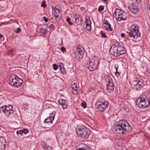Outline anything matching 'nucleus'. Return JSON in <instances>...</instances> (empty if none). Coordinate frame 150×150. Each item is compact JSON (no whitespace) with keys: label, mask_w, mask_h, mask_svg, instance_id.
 Listing matches in <instances>:
<instances>
[{"label":"nucleus","mask_w":150,"mask_h":150,"mask_svg":"<svg viewBox=\"0 0 150 150\" xmlns=\"http://www.w3.org/2000/svg\"><path fill=\"white\" fill-rule=\"evenodd\" d=\"M114 127L116 132L119 134H125L129 132L131 129L129 124L125 120H120L115 125Z\"/></svg>","instance_id":"1"},{"label":"nucleus","mask_w":150,"mask_h":150,"mask_svg":"<svg viewBox=\"0 0 150 150\" xmlns=\"http://www.w3.org/2000/svg\"><path fill=\"white\" fill-rule=\"evenodd\" d=\"M110 53L115 57H117L125 53V48L122 46L118 42L113 44L110 50Z\"/></svg>","instance_id":"2"},{"label":"nucleus","mask_w":150,"mask_h":150,"mask_svg":"<svg viewBox=\"0 0 150 150\" xmlns=\"http://www.w3.org/2000/svg\"><path fill=\"white\" fill-rule=\"evenodd\" d=\"M127 33L130 37H132L134 39L138 38L140 37L139 26L136 24L132 25Z\"/></svg>","instance_id":"3"},{"label":"nucleus","mask_w":150,"mask_h":150,"mask_svg":"<svg viewBox=\"0 0 150 150\" xmlns=\"http://www.w3.org/2000/svg\"><path fill=\"white\" fill-rule=\"evenodd\" d=\"M8 81L10 85L16 88L21 86L23 82L16 74L11 75L8 79Z\"/></svg>","instance_id":"4"},{"label":"nucleus","mask_w":150,"mask_h":150,"mask_svg":"<svg viewBox=\"0 0 150 150\" xmlns=\"http://www.w3.org/2000/svg\"><path fill=\"white\" fill-rule=\"evenodd\" d=\"M137 106L140 108H145L148 107L149 105L150 101L145 96L137 98L136 102Z\"/></svg>","instance_id":"5"},{"label":"nucleus","mask_w":150,"mask_h":150,"mask_svg":"<svg viewBox=\"0 0 150 150\" xmlns=\"http://www.w3.org/2000/svg\"><path fill=\"white\" fill-rule=\"evenodd\" d=\"M99 59L98 57H94L87 63L88 68L91 71L95 70L99 65Z\"/></svg>","instance_id":"6"},{"label":"nucleus","mask_w":150,"mask_h":150,"mask_svg":"<svg viewBox=\"0 0 150 150\" xmlns=\"http://www.w3.org/2000/svg\"><path fill=\"white\" fill-rule=\"evenodd\" d=\"M113 16L117 21H120L121 20L125 21L127 19V17L125 13L121 9L116 8L113 14Z\"/></svg>","instance_id":"7"},{"label":"nucleus","mask_w":150,"mask_h":150,"mask_svg":"<svg viewBox=\"0 0 150 150\" xmlns=\"http://www.w3.org/2000/svg\"><path fill=\"white\" fill-rule=\"evenodd\" d=\"M77 134L84 139H87L91 134V131L86 127L78 128L76 131Z\"/></svg>","instance_id":"8"},{"label":"nucleus","mask_w":150,"mask_h":150,"mask_svg":"<svg viewBox=\"0 0 150 150\" xmlns=\"http://www.w3.org/2000/svg\"><path fill=\"white\" fill-rule=\"evenodd\" d=\"M108 105V103L107 101H98L95 103V108L98 109L100 112H103L106 109Z\"/></svg>","instance_id":"9"},{"label":"nucleus","mask_w":150,"mask_h":150,"mask_svg":"<svg viewBox=\"0 0 150 150\" xmlns=\"http://www.w3.org/2000/svg\"><path fill=\"white\" fill-rule=\"evenodd\" d=\"M12 108L13 107L11 105H5L0 108V112L2 113H4L6 115L9 116L13 112Z\"/></svg>","instance_id":"10"},{"label":"nucleus","mask_w":150,"mask_h":150,"mask_svg":"<svg viewBox=\"0 0 150 150\" xmlns=\"http://www.w3.org/2000/svg\"><path fill=\"white\" fill-rule=\"evenodd\" d=\"M106 81L108 83L106 89L110 93L112 92L114 90V84L113 81L111 76H108L106 79Z\"/></svg>","instance_id":"11"},{"label":"nucleus","mask_w":150,"mask_h":150,"mask_svg":"<svg viewBox=\"0 0 150 150\" xmlns=\"http://www.w3.org/2000/svg\"><path fill=\"white\" fill-rule=\"evenodd\" d=\"M84 52V50L81 47V48H77L76 50L75 53V54L78 55L79 58H82L83 54Z\"/></svg>","instance_id":"12"},{"label":"nucleus","mask_w":150,"mask_h":150,"mask_svg":"<svg viewBox=\"0 0 150 150\" xmlns=\"http://www.w3.org/2000/svg\"><path fill=\"white\" fill-rule=\"evenodd\" d=\"M128 8L131 12L134 14H137L139 11V9L136 6L130 5L128 6Z\"/></svg>","instance_id":"13"},{"label":"nucleus","mask_w":150,"mask_h":150,"mask_svg":"<svg viewBox=\"0 0 150 150\" xmlns=\"http://www.w3.org/2000/svg\"><path fill=\"white\" fill-rule=\"evenodd\" d=\"M75 19V23L78 25L81 24L82 23V18L78 14H76L74 16Z\"/></svg>","instance_id":"14"},{"label":"nucleus","mask_w":150,"mask_h":150,"mask_svg":"<svg viewBox=\"0 0 150 150\" xmlns=\"http://www.w3.org/2000/svg\"><path fill=\"white\" fill-rule=\"evenodd\" d=\"M104 24L106 25L104 26V27L106 28V30L108 31H113V28L111 26V25L110 23L106 20L104 19L103 21Z\"/></svg>","instance_id":"15"},{"label":"nucleus","mask_w":150,"mask_h":150,"mask_svg":"<svg viewBox=\"0 0 150 150\" xmlns=\"http://www.w3.org/2000/svg\"><path fill=\"white\" fill-rule=\"evenodd\" d=\"M76 150H90L88 146L84 144H81L76 148Z\"/></svg>","instance_id":"16"},{"label":"nucleus","mask_w":150,"mask_h":150,"mask_svg":"<svg viewBox=\"0 0 150 150\" xmlns=\"http://www.w3.org/2000/svg\"><path fill=\"white\" fill-rule=\"evenodd\" d=\"M86 25V28L88 30H90L91 28V22L89 18V19L86 18L85 21Z\"/></svg>","instance_id":"17"},{"label":"nucleus","mask_w":150,"mask_h":150,"mask_svg":"<svg viewBox=\"0 0 150 150\" xmlns=\"http://www.w3.org/2000/svg\"><path fill=\"white\" fill-rule=\"evenodd\" d=\"M134 83L135 84L134 86V88L136 90H138L142 87V85L143 83V82L142 81L137 83Z\"/></svg>","instance_id":"18"},{"label":"nucleus","mask_w":150,"mask_h":150,"mask_svg":"<svg viewBox=\"0 0 150 150\" xmlns=\"http://www.w3.org/2000/svg\"><path fill=\"white\" fill-rule=\"evenodd\" d=\"M29 131L28 129H25L20 130L17 131L16 132V134H20L21 135H23V134H26L28 133Z\"/></svg>","instance_id":"19"},{"label":"nucleus","mask_w":150,"mask_h":150,"mask_svg":"<svg viewBox=\"0 0 150 150\" xmlns=\"http://www.w3.org/2000/svg\"><path fill=\"white\" fill-rule=\"evenodd\" d=\"M58 7L57 6H56L54 7V13H53V14H54L56 18H57L59 17L60 13V11L58 9Z\"/></svg>","instance_id":"20"},{"label":"nucleus","mask_w":150,"mask_h":150,"mask_svg":"<svg viewBox=\"0 0 150 150\" xmlns=\"http://www.w3.org/2000/svg\"><path fill=\"white\" fill-rule=\"evenodd\" d=\"M54 116H50L47 118H46L45 120V122L46 123H52V122L54 120Z\"/></svg>","instance_id":"21"},{"label":"nucleus","mask_w":150,"mask_h":150,"mask_svg":"<svg viewBox=\"0 0 150 150\" xmlns=\"http://www.w3.org/2000/svg\"><path fill=\"white\" fill-rule=\"evenodd\" d=\"M61 73L63 74H66V71L64 68L63 67V64H62V65H60L59 66Z\"/></svg>","instance_id":"22"},{"label":"nucleus","mask_w":150,"mask_h":150,"mask_svg":"<svg viewBox=\"0 0 150 150\" xmlns=\"http://www.w3.org/2000/svg\"><path fill=\"white\" fill-rule=\"evenodd\" d=\"M75 88L74 87H72V89L75 95H76L77 93V90L78 89V87L76 85L75 86Z\"/></svg>","instance_id":"23"},{"label":"nucleus","mask_w":150,"mask_h":150,"mask_svg":"<svg viewBox=\"0 0 150 150\" xmlns=\"http://www.w3.org/2000/svg\"><path fill=\"white\" fill-rule=\"evenodd\" d=\"M45 150H52V148L49 146L46 145L44 148Z\"/></svg>","instance_id":"24"},{"label":"nucleus","mask_w":150,"mask_h":150,"mask_svg":"<svg viewBox=\"0 0 150 150\" xmlns=\"http://www.w3.org/2000/svg\"><path fill=\"white\" fill-rule=\"evenodd\" d=\"M142 80L139 78H135L133 81V82L134 83H136L141 81Z\"/></svg>","instance_id":"25"},{"label":"nucleus","mask_w":150,"mask_h":150,"mask_svg":"<svg viewBox=\"0 0 150 150\" xmlns=\"http://www.w3.org/2000/svg\"><path fill=\"white\" fill-rule=\"evenodd\" d=\"M100 34L101 35V36L102 37H103L104 38H106L107 36L105 35V33H104L103 31H101Z\"/></svg>","instance_id":"26"},{"label":"nucleus","mask_w":150,"mask_h":150,"mask_svg":"<svg viewBox=\"0 0 150 150\" xmlns=\"http://www.w3.org/2000/svg\"><path fill=\"white\" fill-rule=\"evenodd\" d=\"M45 2L44 1H43L41 3V6L44 8H45L46 7V5L45 4Z\"/></svg>","instance_id":"27"},{"label":"nucleus","mask_w":150,"mask_h":150,"mask_svg":"<svg viewBox=\"0 0 150 150\" xmlns=\"http://www.w3.org/2000/svg\"><path fill=\"white\" fill-rule=\"evenodd\" d=\"M71 19L69 17H68L67 19V22L69 23V25H72V23L70 21Z\"/></svg>","instance_id":"28"},{"label":"nucleus","mask_w":150,"mask_h":150,"mask_svg":"<svg viewBox=\"0 0 150 150\" xmlns=\"http://www.w3.org/2000/svg\"><path fill=\"white\" fill-rule=\"evenodd\" d=\"M104 9V7L103 6H100L98 8V11L99 12L102 11Z\"/></svg>","instance_id":"29"},{"label":"nucleus","mask_w":150,"mask_h":150,"mask_svg":"<svg viewBox=\"0 0 150 150\" xmlns=\"http://www.w3.org/2000/svg\"><path fill=\"white\" fill-rule=\"evenodd\" d=\"M4 40V38L3 37L2 34H0V44H1V42Z\"/></svg>","instance_id":"30"},{"label":"nucleus","mask_w":150,"mask_h":150,"mask_svg":"<svg viewBox=\"0 0 150 150\" xmlns=\"http://www.w3.org/2000/svg\"><path fill=\"white\" fill-rule=\"evenodd\" d=\"M53 65L54 67L53 69L54 70H57L58 69V67L56 64H53Z\"/></svg>","instance_id":"31"},{"label":"nucleus","mask_w":150,"mask_h":150,"mask_svg":"<svg viewBox=\"0 0 150 150\" xmlns=\"http://www.w3.org/2000/svg\"><path fill=\"white\" fill-rule=\"evenodd\" d=\"M86 103L85 102H83L81 104V106L83 107L84 108H86Z\"/></svg>","instance_id":"32"},{"label":"nucleus","mask_w":150,"mask_h":150,"mask_svg":"<svg viewBox=\"0 0 150 150\" xmlns=\"http://www.w3.org/2000/svg\"><path fill=\"white\" fill-rule=\"evenodd\" d=\"M116 73H115V75L117 76H119L120 74V73L117 71V68H116Z\"/></svg>","instance_id":"33"},{"label":"nucleus","mask_w":150,"mask_h":150,"mask_svg":"<svg viewBox=\"0 0 150 150\" xmlns=\"http://www.w3.org/2000/svg\"><path fill=\"white\" fill-rule=\"evenodd\" d=\"M62 108L63 109H65L67 108V103L64 104L63 105H62Z\"/></svg>","instance_id":"34"},{"label":"nucleus","mask_w":150,"mask_h":150,"mask_svg":"<svg viewBox=\"0 0 150 150\" xmlns=\"http://www.w3.org/2000/svg\"><path fill=\"white\" fill-rule=\"evenodd\" d=\"M63 99H60L58 101L59 103L61 105H62L63 104Z\"/></svg>","instance_id":"35"},{"label":"nucleus","mask_w":150,"mask_h":150,"mask_svg":"<svg viewBox=\"0 0 150 150\" xmlns=\"http://www.w3.org/2000/svg\"><path fill=\"white\" fill-rule=\"evenodd\" d=\"M21 29L20 28H18L17 29V30L16 31V33H18L20 32L21 31Z\"/></svg>","instance_id":"36"},{"label":"nucleus","mask_w":150,"mask_h":150,"mask_svg":"<svg viewBox=\"0 0 150 150\" xmlns=\"http://www.w3.org/2000/svg\"><path fill=\"white\" fill-rule=\"evenodd\" d=\"M61 50L62 52H64L66 50V49L64 47H62L61 48Z\"/></svg>","instance_id":"37"},{"label":"nucleus","mask_w":150,"mask_h":150,"mask_svg":"<svg viewBox=\"0 0 150 150\" xmlns=\"http://www.w3.org/2000/svg\"><path fill=\"white\" fill-rule=\"evenodd\" d=\"M43 18L45 22H47L48 21V19L46 18L45 16H44Z\"/></svg>","instance_id":"38"},{"label":"nucleus","mask_w":150,"mask_h":150,"mask_svg":"<svg viewBox=\"0 0 150 150\" xmlns=\"http://www.w3.org/2000/svg\"><path fill=\"white\" fill-rule=\"evenodd\" d=\"M12 52L13 51L12 50H11L10 51H9L8 53V54L9 55L12 54Z\"/></svg>","instance_id":"39"},{"label":"nucleus","mask_w":150,"mask_h":150,"mask_svg":"<svg viewBox=\"0 0 150 150\" xmlns=\"http://www.w3.org/2000/svg\"><path fill=\"white\" fill-rule=\"evenodd\" d=\"M55 114H56V112H54V111L53 112H52L51 114L52 115H54V116L55 115Z\"/></svg>","instance_id":"40"},{"label":"nucleus","mask_w":150,"mask_h":150,"mask_svg":"<svg viewBox=\"0 0 150 150\" xmlns=\"http://www.w3.org/2000/svg\"><path fill=\"white\" fill-rule=\"evenodd\" d=\"M65 103H67V100H63V104H65Z\"/></svg>","instance_id":"41"},{"label":"nucleus","mask_w":150,"mask_h":150,"mask_svg":"<svg viewBox=\"0 0 150 150\" xmlns=\"http://www.w3.org/2000/svg\"><path fill=\"white\" fill-rule=\"evenodd\" d=\"M54 27V25L52 24H51L50 26V28H53Z\"/></svg>","instance_id":"42"},{"label":"nucleus","mask_w":150,"mask_h":150,"mask_svg":"<svg viewBox=\"0 0 150 150\" xmlns=\"http://www.w3.org/2000/svg\"><path fill=\"white\" fill-rule=\"evenodd\" d=\"M47 32V30L46 29H45L44 30V31L43 32V33L44 34H45Z\"/></svg>","instance_id":"43"},{"label":"nucleus","mask_w":150,"mask_h":150,"mask_svg":"<svg viewBox=\"0 0 150 150\" xmlns=\"http://www.w3.org/2000/svg\"><path fill=\"white\" fill-rule=\"evenodd\" d=\"M125 35V34L124 33H122L121 34V36L122 37H124Z\"/></svg>","instance_id":"44"},{"label":"nucleus","mask_w":150,"mask_h":150,"mask_svg":"<svg viewBox=\"0 0 150 150\" xmlns=\"http://www.w3.org/2000/svg\"><path fill=\"white\" fill-rule=\"evenodd\" d=\"M108 0H103V1L104 2H108Z\"/></svg>","instance_id":"45"},{"label":"nucleus","mask_w":150,"mask_h":150,"mask_svg":"<svg viewBox=\"0 0 150 150\" xmlns=\"http://www.w3.org/2000/svg\"><path fill=\"white\" fill-rule=\"evenodd\" d=\"M148 7H149V9L150 10V4L149 5Z\"/></svg>","instance_id":"46"},{"label":"nucleus","mask_w":150,"mask_h":150,"mask_svg":"<svg viewBox=\"0 0 150 150\" xmlns=\"http://www.w3.org/2000/svg\"><path fill=\"white\" fill-rule=\"evenodd\" d=\"M2 143V142L0 141V144Z\"/></svg>","instance_id":"47"},{"label":"nucleus","mask_w":150,"mask_h":150,"mask_svg":"<svg viewBox=\"0 0 150 150\" xmlns=\"http://www.w3.org/2000/svg\"><path fill=\"white\" fill-rule=\"evenodd\" d=\"M136 1H140V0H136Z\"/></svg>","instance_id":"48"}]
</instances>
